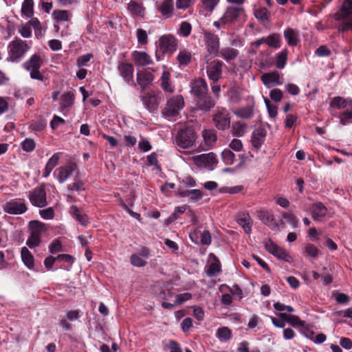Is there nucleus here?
Segmentation results:
<instances>
[{
    "label": "nucleus",
    "instance_id": "nucleus-52",
    "mask_svg": "<svg viewBox=\"0 0 352 352\" xmlns=\"http://www.w3.org/2000/svg\"><path fill=\"white\" fill-rule=\"evenodd\" d=\"M280 36L278 34H272L265 38V43L272 47H280Z\"/></svg>",
    "mask_w": 352,
    "mask_h": 352
},
{
    "label": "nucleus",
    "instance_id": "nucleus-9",
    "mask_svg": "<svg viewBox=\"0 0 352 352\" xmlns=\"http://www.w3.org/2000/svg\"><path fill=\"white\" fill-rule=\"evenodd\" d=\"M142 100L146 108L151 113L157 111L160 104L164 100V96L160 91H151L142 97Z\"/></svg>",
    "mask_w": 352,
    "mask_h": 352
},
{
    "label": "nucleus",
    "instance_id": "nucleus-56",
    "mask_svg": "<svg viewBox=\"0 0 352 352\" xmlns=\"http://www.w3.org/2000/svg\"><path fill=\"white\" fill-rule=\"evenodd\" d=\"M258 218L265 223H270L273 221V216L266 210L260 209L257 210Z\"/></svg>",
    "mask_w": 352,
    "mask_h": 352
},
{
    "label": "nucleus",
    "instance_id": "nucleus-49",
    "mask_svg": "<svg viewBox=\"0 0 352 352\" xmlns=\"http://www.w3.org/2000/svg\"><path fill=\"white\" fill-rule=\"evenodd\" d=\"M70 213L82 226L87 224V218L85 214H82L76 206L70 207Z\"/></svg>",
    "mask_w": 352,
    "mask_h": 352
},
{
    "label": "nucleus",
    "instance_id": "nucleus-4",
    "mask_svg": "<svg viewBox=\"0 0 352 352\" xmlns=\"http://www.w3.org/2000/svg\"><path fill=\"white\" fill-rule=\"evenodd\" d=\"M30 236L27 240L26 244L30 248L37 247L41 243V236L47 231L45 224L39 221H31L29 223Z\"/></svg>",
    "mask_w": 352,
    "mask_h": 352
},
{
    "label": "nucleus",
    "instance_id": "nucleus-43",
    "mask_svg": "<svg viewBox=\"0 0 352 352\" xmlns=\"http://www.w3.org/2000/svg\"><path fill=\"white\" fill-rule=\"evenodd\" d=\"M320 254L319 250L313 244H306L303 249V255L307 258L316 259Z\"/></svg>",
    "mask_w": 352,
    "mask_h": 352
},
{
    "label": "nucleus",
    "instance_id": "nucleus-44",
    "mask_svg": "<svg viewBox=\"0 0 352 352\" xmlns=\"http://www.w3.org/2000/svg\"><path fill=\"white\" fill-rule=\"evenodd\" d=\"M247 131V124L242 122H234L232 124V133L234 135L242 137Z\"/></svg>",
    "mask_w": 352,
    "mask_h": 352
},
{
    "label": "nucleus",
    "instance_id": "nucleus-50",
    "mask_svg": "<svg viewBox=\"0 0 352 352\" xmlns=\"http://www.w3.org/2000/svg\"><path fill=\"white\" fill-rule=\"evenodd\" d=\"M216 336L219 340L226 342L232 338V331L228 327H223L217 329Z\"/></svg>",
    "mask_w": 352,
    "mask_h": 352
},
{
    "label": "nucleus",
    "instance_id": "nucleus-51",
    "mask_svg": "<svg viewBox=\"0 0 352 352\" xmlns=\"http://www.w3.org/2000/svg\"><path fill=\"white\" fill-rule=\"evenodd\" d=\"M221 158L226 165H232L235 162V155L230 149H224L221 153Z\"/></svg>",
    "mask_w": 352,
    "mask_h": 352
},
{
    "label": "nucleus",
    "instance_id": "nucleus-12",
    "mask_svg": "<svg viewBox=\"0 0 352 352\" xmlns=\"http://www.w3.org/2000/svg\"><path fill=\"white\" fill-rule=\"evenodd\" d=\"M213 121L215 126L221 131H225L230 127V118L228 111L225 109H218L213 116Z\"/></svg>",
    "mask_w": 352,
    "mask_h": 352
},
{
    "label": "nucleus",
    "instance_id": "nucleus-55",
    "mask_svg": "<svg viewBox=\"0 0 352 352\" xmlns=\"http://www.w3.org/2000/svg\"><path fill=\"white\" fill-rule=\"evenodd\" d=\"M138 148L142 152H148L152 148V146L146 138L140 135L138 142Z\"/></svg>",
    "mask_w": 352,
    "mask_h": 352
},
{
    "label": "nucleus",
    "instance_id": "nucleus-2",
    "mask_svg": "<svg viewBox=\"0 0 352 352\" xmlns=\"http://www.w3.org/2000/svg\"><path fill=\"white\" fill-rule=\"evenodd\" d=\"M30 48L27 41L19 38L13 40L8 46V60L12 62L19 60L29 51Z\"/></svg>",
    "mask_w": 352,
    "mask_h": 352
},
{
    "label": "nucleus",
    "instance_id": "nucleus-26",
    "mask_svg": "<svg viewBox=\"0 0 352 352\" xmlns=\"http://www.w3.org/2000/svg\"><path fill=\"white\" fill-rule=\"evenodd\" d=\"M237 223L243 228L244 232L250 234L252 230V219L248 212H241L236 217Z\"/></svg>",
    "mask_w": 352,
    "mask_h": 352
},
{
    "label": "nucleus",
    "instance_id": "nucleus-57",
    "mask_svg": "<svg viewBox=\"0 0 352 352\" xmlns=\"http://www.w3.org/2000/svg\"><path fill=\"white\" fill-rule=\"evenodd\" d=\"M342 21V23L338 28V31L344 32L348 30H352V14L344 19Z\"/></svg>",
    "mask_w": 352,
    "mask_h": 352
},
{
    "label": "nucleus",
    "instance_id": "nucleus-62",
    "mask_svg": "<svg viewBox=\"0 0 352 352\" xmlns=\"http://www.w3.org/2000/svg\"><path fill=\"white\" fill-rule=\"evenodd\" d=\"M19 32L23 38H30L32 36V29L30 27V24L27 23L21 24L19 27Z\"/></svg>",
    "mask_w": 352,
    "mask_h": 352
},
{
    "label": "nucleus",
    "instance_id": "nucleus-23",
    "mask_svg": "<svg viewBox=\"0 0 352 352\" xmlns=\"http://www.w3.org/2000/svg\"><path fill=\"white\" fill-rule=\"evenodd\" d=\"M312 218L315 221H321L328 213L327 208L321 202L313 204L311 208Z\"/></svg>",
    "mask_w": 352,
    "mask_h": 352
},
{
    "label": "nucleus",
    "instance_id": "nucleus-45",
    "mask_svg": "<svg viewBox=\"0 0 352 352\" xmlns=\"http://www.w3.org/2000/svg\"><path fill=\"white\" fill-rule=\"evenodd\" d=\"M214 261L212 262L206 270V274L208 276H216L221 271V264L219 260L213 256Z\"/></svg>",
    "mask_w": 352,
    "mask_h": 352
},
{
    "label": "nucleus",
    "instance_id": "nucleus-53",
    "mask_svg": "<svg viewBox=\"0 0 352 352\" xmlns=\"http://www.w3.org/2000/svg\"><path fill=\"white\" fill-rule=\"evenodd\" d=\"M287 59V50H284L276 56V66L278 69H283L286 65Z\"/></svg>",
    "mask_w": 352,
    "mask_h": 352
},
{
    "label": "nucleus",
    "instance_id": "nucleus-33",
    "mask_svg": "<svg viewBox=\"0 0 352 352\" xmlns=\"http://www.w3.org/2000/svg\"><path fill=\"white\" fill-rule=\"evenodd\" d=\"M60 153H56L48 160L43 171V176L44 177H47L58 164L60 160Z\"/></svg>",
    "mask_w": 352,
    "mask_h": 352
},
{
    "label": "nucleus",
    "instance_id": "nucleus-58",
    "mask_svg": "<svg viewBox=\"0 0 352 352\" xmlns=\"http://www.w3.org/2000/svg\"><path fill=\"white\" fill-rule=\"evenodd\" d=\"M283 217L287 221V222L292 226V228H296L298 227V219L294 214L290 212H285L283 214Z\"/></svg>",
    "mask_w": 352,
    "mask_h": 352
},
{
    "label": "nucleus",
    "instance_id": "nucleus-38",
    "mask_svg": "<svg viewBox=\"0 0 352 352\" xmlns=\"http://www.w3.org/2000/svg\"><path fill=\"white\" fill-rule=\"evenodd\" d=\"M192 59L191 52L186 49L181 50L177 56L179 67H185L189 64Z\"/></svg>",
    "mask_w": 352,
    "mask_h": 352
},
{
    "label": "nucleus",
    "instance_id": "nucleus-3",
    "mask_svg": "<svg viewBox=\"0 0 352 352\" xmlns=\"http://www.w3.org/2000/svg\"><path fill=\"white\" fill-rule=\"evenodd\" d=\"M197 135L191 128H184L178 131L175 136V144L180 148H190L195 146Z\"/></svg>",
    "mask_w": 352,
    "mask_h": 352
},
{
    "label": "nucleus",
    "instance_id": "nucleus-6",
    "mask_svg": "<svg viewBox=\"0 0 352 352\" xmlns=\"http://www.w3.org/2000/svg\"><path fill=\"white\" fill-rule=\"evenodd\" d=\"M204 42L208 53L217 56L219 52L220 40L219 36L210 32L205 30L203 32Z\"/></svg>",
    "mask_w": 352,
    "mask_h": 352
},
{
    "label": "nucleus",
    "instance_id": "nucleus-46",
    "mask_svg": "<svg viewBox=\"0 0 352 352\" xmlns=\"http://www.w3.org/2000/svg\"><path fill=\"white\" fill-rule=\"evenodd\" d=\"M219 2L220 0H200L201 8L207 14H211Z\"/></svg>",
    "mask_w": 352,
    "mask_h": 352
},
{
    "label": "nucleus",
    "instance_id": "nucleus-63",
    "mask_svg": "<svg viewBox=\"0 0 352 352\" xmlns=\"http://www.w3.org/2000/svg\"><path fill=\"white\" fill-rule=\"evenodd\" d=\"M181 185L179 186H182L184 189L186 188H192L195 187L197 186V183L195 179L191 176L185 177L180 182Z\"/></svg>",
    "mask_w": 352,
    "mask_h": 352
},
{
    "label": "nucleus",
    "instance_id": "nucleus-37",
    "mask_svg": "<svg viewBox=\"0 0 352 352\" xmlns=\"http://www.w3.org/2000/svg\"><path fill=\"white\" fill-rule=\"evenodd\" d=\"M254 15L262 23H269L270 12L265 8H258L254 10Z\"/></svg>",
    "mask_w": 352,
    "mask_h": 352
},
{
    "label": "nucleus",
    "instance_id": "nucleus-47",
    "mask_svg": "<svg viewBox=\"0 0 352 352\" xmlns=\"http://www.w3.org/2000/svg\"><path fill=\"white\" fill-rule=\"evenodd\" d=\"M52 16L56 21H68L71 18V13L65 10H55L52 12Z\"/></svg>",
    "mask_w": 352,
    "mask_h": 352
},
{
    "label": "nucleus",
    "instance_id": "nucleus-39",
    "mask_svg": "<svg viewBox=\"0 0 352 352\" xmlns=\"http://www.w3.org/2000/svg\"><path fill=\"white\" fill-rule=\"evenodd\" d=\"M234 114L243 119H250L254 116V108L251 106L241 107L233 111Z\"/></svg>",
    "mask_w": 352,
    "mask_h": 352
},
{
    "label": "nucleus",
    "instance_id": "nucleus-20",
    "mask_svg": "<svg viewBox=\"0 0 352 352\" xmlns=\"http://www.w3.org/2000/svg\"><path fill=\"white\" fill-rule=\"evenodd\" d=\"M153 80L154 75L148 69H143L137 72V82L142 89L151 85Z\"/></svg>",
    "mask_w": 352,
    "mask_h": 352
},
{
    "label": "nucleus",
    "instance_id": "nucleus-61",
    "mask_svg": "<svg viewBox=\"0 0 352 352\" xmlns=\"http://www.w3.org/2000/svg\"><path fill=\"white\" fill-rule=\"evenodd\" d=\"M21 148L26 152H31L35 148V142L33 139L26 138L21 142Z\"/></svg>",
    "mask_w": 352,
    "mask_h": 352
},
{
    "label": "nucleus",
    "instance_id": "nucleus-14",
    "mask_svg": "<svg viewBox=\"0 0 352 352\" xmlns=\"http://www.w3.org/2000/svg\"><path fill=\"white\" fill-rule=\"evenodd\" d=\"M77 170V165L74 162H69L65 166H60L56 169V179L59 183H64L72 173Z\"/></svg>",
    "mask_w": 352,
    "mask_h": 352
},
{
    "label": "nucleus",
    "instance_id": "nucleus-64",
    "mask_svg": "<svg viewBox=\"0 0 352 352\" xmlns=\"http://www.w3.org/2000/svg\"><path fill=\"white\" fill-rule=\"evenodd\" d=\"M93 58L91 54H86L79 56L76 60V65L78 67L86 66L87 63Z\"/></svg>",
    "mask_w": 352,
    "mask_h": 352
},
{
    "label": "nucleus",
    "instance_id": "nucleus-31",
    "mask_svg": "<svg viewBox=\"0 0 352 352\" xmlns=\"http://www.w3.org/2000/svg\"><path fill=\"white\" fill-rule=\"evenodd\" d=\"M284 37L287 44L290 46L297 45L300 41L298 31L290 28H287L284 31Z\"/></svg>",
    "mask_w": 352,
    "mask_h": 352
},
{
    "label": "nucleus",
    "instance_id": "nucleus-1",
    "mask_svg": "<svg viewBox=\"0 0 352 352\" xmlns=\"http://www.w3.org/2000/svg\"><path fill=\"white\" fill-rule=\"evenodd\" d=\"M245 16V11L243 7L228 6L219 19L213 22L212 25L217 30H220L236 24Z\"/></svg>",
    "mask_w": 352,
    "mask_h": 352
},
{
    "label": "nucleus",
    "instance_id": "nucleus-41",
    "mask_svg": "<svg viewBox=\"0 0 352 352\" xmlns=\"http://www.w3.org/2000/svg\"><path fill=\"white\" fill-rule=\"evenodd\" d=\"M75 96L72 91L63 94L61 96L60 107L62 109L71 107L74 102Z\"/></svg>",
    "mask_w": 352,
    "mask_h": 352
},
{
    "label": "nucleus",
    "instance_id": "nucleus-28",
    "mask_svg": "<svg viewBox=\"0 0 352 352\" xmlns=\"http://www.w3.org/2000/svg\"><path fill=\"white\" fill-rule=\"evenodd\" d=\"M157 10L166 18L171 17L174 11L173 0H164L162 3L157 6Z\"/></svg>",
    "mask_w": 352,
    "mask_h": 352
},
{
    "label": "nucleus",
    "instance_id": "nucleus-7",
    "mask_svg": "<svg viewBox=\"0 0 352 352\" xmlns=\"http://www.w3.org/2000/svg\"><path fill=\"white\" fill-rule=\"evenodd\" d=\"M3 210L6 213L18 215L25 213L28 207L24 199H13L3 205Z\"/></svg>",
    "mask_w": 352,
    "mask_h": 352
},
{
    "label": "nucleus",
    "instance_id": "nucleus-54",
    "mask_svg": "<svg viewBox=\"0 0 352 352\" xmlns=\"http://www.w3.org/2000/svg\"><path fill=\"white\" fill-rule=\"evenodd\" d=\"M131 263L135 267H144L146 265V261L142 256L137 254H133L130 257Z\"/></svg>",
    "mask_w": 352,
    "mask_h": 352
},
{
    "label": "nucleus",
    "instance_id": "nucleus-10",
    "mask_svg": "<svg viewBox=\"0 0 352 352\" xmlns=\"http://www.w3.org/2000/svg\"><path fill=\"white\" fill-rule=\"evenodd\" d=\"M30 203L36 207L43 208L47 204L46 192L43 185L35 188L29 192Z\"/></svg>",
    "mask_w": 352,
    "mask_h": 352
},
{
    "label": "nucleus",
    "instance_id": "nucleus-18",
    "mask_svg": "<svg viewBox=\"0 0 352 352\" xmlns=\"http://www.w3.org/2000/svg\"><path fill=\"white\" fill-rule=\"evenodd\" d=\"M131 57L137 67H144L153 63L151 57L145 52L133 51Z\"/></svg>",
    "mask_w": 352,
    "mask_h": 352
},
{
    "label": "nucleus",
    "instance_id": "nucleus-8",
    "mask_svg": "<svg viewBox=\"0 0 352 352\" xmlns=\"http://www.w3.org/2000/svg\"><path fill=\"white\" fill-rule=\"evenodd\" d=\"M184 106V98L182 96H175L167 100L166 106L163 110L165 117H172L178 113Z\"/></svg>",
    "mask_w": 352,
    "mask_h": 352
},
{
    "label": "nucleus",
    "instance_id": "nucleus-22",
    "mask_svg": "<svg viewBox=\"0 0 352 352\" xmlns=\"http://www.w3.org/2000/svg\"><path fill=\"white\" fill-rule=\"evenodd\" d=\"M177 195L182 197H188L191 201H197L200 200L203 196V192L199 189L187 190L182 186H179L177 190Z\"/></svg>",
    "mask_w": 352,
    "mask_h": 352
},
{
    "label": "nucleus",
    "instance_id": "nucleus-25",
    "mask_svg": "<svg viewBox=\"0 0 352 352\" xmlns=\"http://www.w3.org/2000/svg\"><path fill=\"white\" fill-rule=\"evenodd\" d=\"M239 54L238 50L231 47H225L221 48L218 54V56L225 60L227 63L234 60Z\"/></svg>",
    "mask_w": 352,
    "mask_h": 352
},
{
    "label": "nucleus",
    "instance_id": "nucleus-5",
    "mask_svg": "<svg viewBox=\"0 0 352 352\" xmlns=\"http://www.w3.org/2000/svg\"><path fill=\"white\" fill-rule=\"evenodd\" d=\"M194 164L199 168L213 170L217 165L218 160L214 153L197 155L192 157Z\"/></svg>",
    "mask_w": 352,
    "mask_h": 352
},
{
    "label": "nucleus",
    "instance_id": "nucleus-42",
    "mask_svg": "<svg viewBox=\"0 0 352 352\" xmlns=\"http://www.w3.org/2000/svg\"><path fill=\"white\" fill-rule=\"evenodd\" d=\"M278 316L281 319H283L294 327H302L304 325L303 322L296 316L287 315L284 313H280Z\"/></svg>",
    "mask_w": 352,
    "mask_h": 352
},
{
    "label": "nucleus",
    "instance_id": "nucleus-59",
    "mask_svg": "<svg viewBox=\"0 0 352 352\" xmlns=\"http://www.w3.org/2000/svg\"><path fill=\"white\" fill-rule=\"evenodd\" d=\"M274 256L277 257L278 259H281L287 262H291L292 261L291 256L288 254L285 250L280 247L278 248L274 254Z\"/></svg>",
    "mask_w": 352,
    "mask_h": 352
},
{
    "label": "nucleus",
    "instance_id": "nucleus-24",
    "mask_svg": "<svg viewBox=\"0 0 352 352\" xmlns=\"http://www.w3.org/2000/svg\"><path fill=\"white\" fill-rule=\"evenodd\" d=\"M352 14V0H344L341 8L335 14L337 21L343 20Z\"/></svg>",
    "mask_w": 352,
    "mask_h": 352
},
{
    "label": "nucleus",
    "instance_id": "nucleus-30",
    "mask_svg": "<svg viewBox=\"0 0 352 352\" xmlns=\"http://www.w3.org/2000/svg\"><path fill=\"white\" fill-rule=\"evenodd\" d=\"M330 106L337 109H346L352 106V100L340 96L334 97L330 103Z\"/></svg>",
    "mask_w": 352,
    "mask_h": 352
},
{
    "label": "nucleus",
    "instance_id": "nucleus-36",
    "mask_svg": "<svg viewBox=\"0 0 352 352\" xmlns=\"http://www.w3.org/2000/svg\"><path fill=\"white\" fill-rule=\"evenodd\" d=\"M34 3L33 0H24L21 5V16L26 18H32L34 16Z\"/></svg>",
    "mask_w": 352,
    "mask_h": 352
},
{
    "label": "nucleus",
    "instance_id": "nucleus-40",
    "mask_svg": "<svg viewBox=\"0 0 352 352\" xmlns=\"http://www.w3.org/2000/svg\"><path fill=\"white\" fill-rule=\"evenodd\" d=\"M128 10L134 17H143L144 8L136 1H131L128 5Z\"/></svg>",
    "mask_w": 352,
    "mask_h": 352
},
{
    "label": "nucleus",
    "instance_id": "nucleus-15",
    "mask_svg": "<svg viewBox=\"0 0 352 352\" xmlns=\"http://www.w3.org/2000/svg\"><path fill=\"white\" fill-rule=\"evenodd\" d=\"M118 70L120 76L128 85H134L133 71L134 68L131 63L122 62L118 66Z\"/></svg>",
    "mask_w": 352,
    "mask_h": 352
},
{
    "label": "nucleus",
    "instance_id": "nucleus-29",
    "mask_svg": "<svg viewBox=\"0 0 352 352\" xmlns=\"http://www.w3.org/2000/svg\"><path fill=\"white\" fill-rule=\"evenodd\" d=\"M21 256L23 264L29 269L34 268V258L32 254L26 247H23L21 250Z\"/></svg>",
    "mask_w": 352,
    "mask_h": 352
},
{
    "label": "nucleus",
    "instance_id": "nucleus-16",
    "mask_svg": "<svg viewBox=\"0 0 352 352\" xmlns=\"http://www.w3.org/2000/svg\"><path fill=\"white\" fill-rule=\"evenodd\" d=\"M208 91L207 83L204 79L199 78L190 82V92L197 98L208 94Z\"/></svg>",
    "mask_w": 352,
    "mask_h": 352
},
{
    "label": "nucleus",
    "instance_id": "nucleus-48",
    "mask_svg": "<svg viewBox=\"0 0 352 352\" xmlns=\"http://www.w3.org/2000/svg\"><path fill=\"white\" fill-rule=\"evenodd\" d=\"M192 25L188 21H182L179 24V29L177 30V34L184 38L190 36L192 32Z\"/></svg>",
    "mask_w": 352,
    "mask_h": 352
},
{
    "label": "nucleus",
    "instance_id": "nucleus-32",
    "mask_svg": "<svg viewBox=\"0 0 352 352\" xmlns=\"http://www.w3.org/2000/svg\"><path fill=\"white\" fill-rule=\"evenodd\" d=\"M266 133L263 129H256L252 135V144L254 147L258 148L265 141Z\"/></svg>",
    "mask_w": 352,
    "mask_h": 352
},
{
    "label": "nucleus",
    "instance_id": "nucleus-13",
    "mask_svg": "<svg viewBox=\"0 0 352 352\" xmlns=\"http://www.w3.org/2000/svg\"><path fill=\"white\" fill-rule=\"evenodd\" d=\"M159 47L163 53H173L177 49V40L173 35H164L159 39Z\"/></svg>",
    "mask_w": 352,
    "mask_h": 352
},
{
    "label": "nucleus",
    "instance_id": "nucleus-27",
    "mask_svg": "<svg viewBox=\"0 0 352 352\" xmlns=\"http://www.w3.org/2000/svg\"><path fill=\"white\" fill-rule=\"evenodd\" d=\"M43 64L42 57L38 54H33L24 63V68L27 70L39 69Z\"/></svg>",
    "mask_w": 352,
    "mask_h": 352
},
{
    "label": "nucleus",
    "instance_id": "nucleus-21",
    "mask_svg": "<svg viewBox=\"0 0 352 352\" xmlns=\"http://www.w3.org/2000/svg\"><path fill=\"white\" fill-rule=\"evenodd\" d=\"M261 80L267 88L283 84L279 73L276 71L263 74L261 76Z\"/></svg>",
    "mask_w": 352,
    "mask_h": 352
},
{
    "label": "nucleus",
    "instance_id": "nucleus-35",
    "mask_svg": "<svg viewBox=\"0 0 352 352\" xmlns=\"http://www.w3.org/2000/svg\"><path fill=\"white\" fill-rule=\"evenodd\" d=\"M197 107L201 110L208 111L214 105V102L208 94L197 97Z\"/></svg>",
    "mask_w": 352,
    "mask_h": 352
},
{
    "label": "nucleus",
    "instance_id": "nucleus-19",
    "mask_svg": "<svg viewBox=\"0 0 352 352\" xmlns=\"http://www.w3.org/2000/svg\"><path fill=\"white\" fill-rule=\"evenodd\" d=\"M204 144H201V149L207 151L210 149L216 143L217 137L216 132L212 129H204L202 131Z\"/></svg>",
    "mask_w": 352,
    "mask_h": 352
},
{
    "label": "nucleus",
    "instance_id": "nucleus-17",
    "mask_svg": "<svg viewBox=\"0 0 352 352\" xmlns=\"http://www.w3.org/2000/svg\"><path fill=\"white\" fill-rule=\"evenodd\" d=\"M191 241L196 244L208 245L211 243L212 238L208 230L201 232L199 230H195L189 234Z\"/></svg>",
    "mask_w": 352,
    "mask_h": 352
},
{
    "label": "nucleus",
    "instance_id": "nucleus-11",
    "mask_svg": "<svg viewBox=\"0 0 352 352\" xmlns=\"http://www.w3.org/2000/svg\"><path fill=\"white\" fill-rule=\"evenodd\" d=\"M224 64L219 60H214L207 63L206 73L208 78L213 82H218L222 77V71Z\"/></svg>",
    "mask_w": 352,
    "mask_h": 352
},
{
    "label": "nucleus",
    "instance_id": "nucleus-34",
    "mask_svg": "<svg viewBox=\"0 0 352 352\" xmlns=\"http://www.w3.org/2000/svg\"><path fill=\"white\" fill-rule=\"evenodd\" d=\"M160 86L162 89L168 93L174 91V87L170 82V74L168 71H164L160 78Z\"/></svg>",
    "mask_w": 352,
    "mask_h": 352
},
{
    "label": "nucleus",
    "instance_id": "nucleus-60",
    "mask_svg": "<svg viewBox=\"0 0 352 352\" xmlns=\"http://www.w3.org/2000/svg\"><path fill=\"white\" fill-rule=\"evenodd\" d=\"M195 0H177L175 6L179 10H186L194 5Z\"/></svg>",
    "mask_w": 352,
    "mask_h": 352
}]
</instances>
